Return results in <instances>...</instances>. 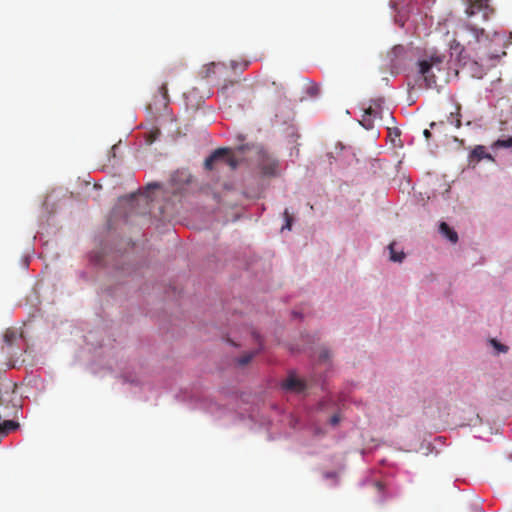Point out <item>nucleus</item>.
Returning <instances> with one entry per match:
<instances>
[{
  "mask_svg": "<svg viewBox=\"0 0 512 512\" xmlns=\"http://www.w3.org/2000/svg\"><path fill=\"white\" fill-rule=\"evenodd\" d=\"M456 36L450 44L451 55L458 53V60L462 61L466 56L475 60L491 59L495 56L491 50V39L485 30L472 20H466L458 26Z\"/></svg>",
  "mask_w": 512,
  "mask_h": 512,
  "instance_id": "1",
  "label": "nucleus"
},
{
  "mask_svg": "<svg viewBox=\"0 0 512 512\" xmlns=\"http://www.w3.org/2000/svg\"><path fill=\"white\" fill-rule=\"evenodd\" d=\"M449 64L448 55L436 48L426 49L417 61L418 74L427 88L436 85L435 71L440 72Z\"/></svg>",
  "mask_w": 512,
  "mask_h": 512,
  "instance_id": "2",
  "label": "nucleus"
},
{
  "mask_svg": "<svg viewBox=\"0 0 512 512\" xmlns=\"http://www.w3.org/2000/svg\"><path fill=\"white\" fill-rule=\"evenodd\" d=\"M238 163L231 149L218 148L205 160L204 166L207 170H212L214 166H228L233 171Z\"/></svg>",
  "mask_w": 512,
  "mask_h": 512,
  "instance_id": "3",
  "label": "nucleus"
},
{
  "mask_svg": "<svg viewBox=\"0 0 512 512\" xmlns=\"http://www.w3.org/2000/svg\"><path fill=\"white\" fill-rule=\"evenodd\" d=\"M468 6L465 11L467 20H472V17L481 14L482 20L486 21L490 14L493 13V8L489 4V0H468Z\"/></svg>",
  "mask_w": 512,
  "mask_h": 512,
  "instance_id": "4",
  "label": "nucleus"
},
{
  "mask_svg": "<svg viewBox=\"0 0 512 512\" xmlns=\"http://www.w3.org/2000/svg\"><path fill=\"white\" fill-rule=\"evenodd\" d=\"M258 166L265 176H276L278 173V161L265 149L258 151Z\"/></svg>",
  "mask_w": 512,
  "mask_h": 512,
  "instance_id": "5",
  "label": "nucleus"
},
{
  "mask_svg": "<svg viewBox=\"0 0 512 512\" xmlns=\"http://www.w3.org/2000/svg\"><path fill=\"white\" fill-rule=\"evenodd\" d=\"M282 388L291 391V392H303L306 389V383L296 378L294 375H290L285 381L282 383Z\"/></svg>",
  "mask_w": 512,
  "mask_h": 512,
  "instance_id": "6",
  "label": "nucleus"
},
{
  "mask_svg": "<svg viewBox=\"0 0 512 512\" xmlns=\"http://www.w3.org/2000/svg\"><path fill=\"white\" fill-rule=\"evenodd\" d=\"M379 117V112L369 105L364 109V114L360 121V124L367 130H370L374 127V119Z\"/></svg>",
  "mask_w": 512,
  "mask_h": 512,
  "instance_id": "7",
  "label": "nucleus"
},
{
  "mask_svg": "<svg viewBox=\"0 0 512 512\" xmlns=\"http://www.w3.org/2000/svg\"><path fill=\"white\" fill-rule=\"evenodd\" d=\"M483 159L492 160L493 158H492L491 154L486 152V148L484 146H482V145L475 146L469 155V161L478 163L479 161H481Z\"/></svg>",
  "mask_w": 512,
  "mask_h": 512,
  "instance_id": "8",
  "label": "nucleus"
},
{
  "mask_svg": "<svg viewBox=\"0 0 512 512\" xmlns=\"http://www.w3.org/2000/svg\"><path fill=\"white\" fill-rule=\"evenodd\" d=\"M23 336L22 331H18L13 328H8L4 335H3V341L7 348H12V346L16 343L18 339H21Z\"/></svg>",
  "mask_w": 512,
  "mask_h": 512,
  "instance_id": "9",
  "label": "nucleus"
},
{
  "mask_svg": "<svg viewBox=\"0 0 512 512\" xmlns=\"http://www.w3.org/2000/svg\"><path fill=\"white\" fill-rule=\"evenodd\" d=\"M440 232L445 235L451 242L455 243L457 242L458 240V235L457 233L452 229L450 228V226L445 223V222H442L440 224Z\"/></svg>",
  "mask_w": 512,
  "mask_h": 512,
  "instance_id": "10",
  "label": "nucleus"
},
{
  "mask_svg": "<svg viewBox=\"0 0 512 512\" xmlns=\"http://www.w3.org/2000/svg\"><path fill=\"white\" fill-rule=\"evenodd\" d=\"M260 349L245 353L243 356L237 359V364L241 367L247 365L251 360L259 353Z\"/></svg>",
  "mask_w": 512,
  "mask_h": 512,
  "instance_id": "11",
  "label": "nucleus"
},
{
  "mask_svg": "<svg viewBox=\"0 0 512 512\" xmlns=\"http://www.w3.org/2000/svg\"><path fill=\"white\" fill-rule=\"evenodd\" d=\"M461 106L459 104L456 105V111L451 112L448 118L449 122L454 125L456 128L461 127V114H460Z\"/></svg>",
  "mask_w": 512,
  "mask_h": 512,
  "instance_id": "12",
  "label": "nucleus"
},
{
  "mask_svg": "<svg viewBox=\"0 0 512 512\" xmlns=\"http://www.w3.org/2000/svg\"><path fill=\"white\" fill-rule=\"evenodd\" d=\"M389 252H390V260L394 262H402L405 258L404 252H396L395 251V243H391L389 245Z\"/></svg>",
  "mask_w": 512,
  "mask_h": 512,
  "instance_id": "13",
  "label": "nucleus"
},
{
  "mask_svg": "<svg viewBox=\"0 0 512 512\" xmlns=\"http://www.w3.org/2000/svg\"><path fill=\"white\" fill-rule=\"evenodd\" d=\"M191 175L187 171H177L173 176V182H184L189 183L191 181Z\"/></svg>",
  "mask_w": 512,
  "mask_h": 512,
  "instance_id": "14",
  "label": "nucleus"
},
{
  "mask_svg": "<svg viewBox=\"0 0 512 512\" xmlns=\"http://www.w3.org/2000/svg\"><path fill=\"white\" fill-rule=\"evenodd\" d=\"M489 343L495 349L496 354L506 353L508 351V346L500 343L494 338L489 339Z\"/></svg>",
  "mask_w": 512,
  "mask_h": 512,
  "instance_id": "15",
  "label": "nucleus"
},
{
  "mask_svg": "<svg viewBox=\"0 0 512 512\" xmlns=\"http://www.w3.org/2000/svg\"><path fill=\"white\" fill-rule=\"evenodd\" d=\"M283 217H284L285 224L282 226V230H285V229L291 230L294 218L290 214L288 209L284 210Z\"/></svg>",
  "mask_w": 512,
  "mask_h": 512,
  "instance_id": "16",
  "label": "nucleus"
},
{
  "mask_svg": "<svg viewBox=\"0 0 512 512\" xmlns=\"http://www.w3.org/2000/svg\"><path fill=\"white\" fill-rule=\"evenodd\" d=\"M512 146V137H508L507 139H498L494 142V148H511Z\"/></svg>",
  "mask_w": 512,
  "mask_h": 512,
  "instance_id": "17",
  "label": "nucleus"
},
{
  "mask_svg": "<svg viewBox=\"0 0 512 512\" xmlns=\"http://www.w3.org/2000/svg\"><path fill=\"white\" fill-rule=\"evenodd\" d=\"M374 487L377 490V492L380 494L379 502L383 503L386 500V495H385V492H384V485H383V483L380 482V481H377V482L374 483Z\"/></svg>",
  "mask_w": 512,
  "mask_h": 512,
  "instance_id": "18",
  "label": "nucleus"
},
{
  "mask_svg": "<svg viewBox=\"0 0 512 512\" xmlns=\"http://www.w3.org/2000/svg\"><path fill=\"white\" fill-rule=\"evenodd\" d=\"M331 358V353L327 348H322L319 353L318 360L320 362H328Z\"/></svg>",
  "mask_w": 512,
  "mask_h": 512,
  "instance_id": "19",
  "label": "nucleus"
},
{
  "mask_svg": "<svg viewBox=\"0 0 512 512\" xmlns=\"http://www.w3.org/2000/svg\"><path fill=\"white\" fill-rule=\"evenodd\" d=\"M383 102L384 100L382 98L372 99L370 105L380 113Z\"/></svg>",
  "mask_w": 512,
  "mask_h": 512,
  "instance_id": "20",
  "label": "nucleus"
},
{
  "mask_svg": "<svg viewBox=\"0 0 512 512\" xmlns=\"http://www.w3.org/2000/svg\"><path fill=\"white\" fill-rule=\"evenodd\" d=\"M404 52H405L404 47L401 45H398V46L393 47V49L391 51V55H393L394 57H400L404 54Z\"/></svg>",
  "mask_w": 512,
  "mask_h": 512,
  "instance_id": "21",
  "label": "nucleus"
},
{
  "mask_svg": "<svg viewBox=\"0 0 512 512\" xmlns=\"http://www.w3.org/2000/svg\"><path fill=\"white\" fill-rule=\"evenodd\" d=\"M160 135V131L158 129H155L149 133L147 143L152 144Z\"/></svg>",
  "mask_w": 512,
  "mask_h": 512,
  "instance_id": "22",
  "label": "nucleus"
},
{
  "mask_svg": "<svg viewBox=\"0 0 512 512\" xmlns=\"http://www.w3.org/2000/svg\"><path fill=\"white\" fill-rule=\"evenodd\" d=\"M340 422V416L338 414H335L333 415L331 418H330V423L335 426L337 425L338 423Z\"/></svg>",
  "mask_w": 512,
  "mask_h": 512,
  "instance_id": "23",
  "label": "nucleus"
},
{
  "mask_svg": "<svg viewBox=\"0 0 512 512\" xmlns=\"http://www.w3.org/2000/svg\"><path fill=\"white\" fill-rule=\"evenodd\" d=\"M160 92L163 95V97L166 99L167 98V92H168L167 84L166 83L161 85Z\"/></svg>",
  "mask_w": 512,
  "mask_h": 512,
  "instance_id": "24",
  "label": "nucleus"
},
{
  "mask_svg": "<svg viewBox=\"0 0 512 512\" xmlns=\"http://www.w3.org/2000/svg\"><path fill=\"white\" fill-rule=\"evenodd\" d=\"M423 135L426 139H429L431 137V132L428 129H425Z\"/></svg>",
  "mask_w": 512,
  "mask_h": 512,
  "instance_id": "25",
  "label": "nucleus"
},
{
  "mask_svg": "<svg viewBox=\"0 0 512 512\" xmlns=\"http://www.w3.org/2000/svg\"><path fill=\"white\" fill-rule=\"evenodd\" d=\"M393 133H395V136H396V137H399V136H400V131H399L398 129H395Z\"/></svg>",
  "mask_w": 512,
  "mask_h": 512,
  "instance_id": "26",
  "label": "nucleus"
},
{
  "mask_svg": "<svg viewBox=\"0 0 512 512\" xmlns=\"http://www.w3.org/2000/svg\"><path fill=\"white\" fill-rule=\"evenodd\" d=\"M316 92H317V88H313L310 93L315 94Z\"/></svg>",
  "mask_w": 512,
  "mask_h": 512,
  "instance_id": "27",
  "label": "nucleus"
},
{
  "mask_svg": "<svg viewBox=\"0 0 512 512\" xmlns=\"http://www.w3.org/2000/svg\"><path fill=\"white\" fill-rule=\"evenodd\" d=\"M149 187H159V185L155 183V184H150Z\"/></svg>",
  "mask_w": 512,
  "mask_h": 512,
  "instance_id": "28",
  "label": "nucleus"
},
{
  "mask_svg": "<svg viewBox=\"0 0 512 512\" xmlns=\"http://www.w3.org/2000/svg\"><path fill=\"white\" fill-rule=\"evenodd\" d=\"M248 65H249V62H246V63L244 64V68H247V67H248Z\"/></svg>",
  "mask_w": 512,
  "mask_h": 512,
  "instance_id": "29",
  "label": "nucleus"
}]
</instances>
